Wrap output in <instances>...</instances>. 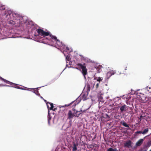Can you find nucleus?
<instances>
[{
	"label": "nucleus",
	"mask_w": 151,
	"mask_h": 151,
	"mask_svg": "<svg viewBox=\"0 0 151 151\" xmlns=\"http://www.w3.org/2000/svg\"><path fill=\"white\" fill-rule=\"evenodd\" d=\"M86 64L85 63L83 64L78 63L76 65L79 68H76L77 69H79L80 68L82 69V73L85 78H86V75L87 74V69L86 68Z\"/></svg>",
	"instance_id": "nucleus-1"
},
{
	"label": "nucleus",
	"mask_w": 151,
	"mask_h": 151,
	"mask_svg": "<svg viewBox=\"0 0 151 151\" xmlns=\"http://www.w3.org/2000/svg\"><path fill=\"white\" fill-rule=\"evenodd\" d=\"M100 97V98L99 99V101H101V100H102L103 99V98L102 97Z\"/></svg>",
	"instance_id": "nucleus-27"
},
{
	"label": "nucleus",
	"mask_w": 151,
	"mask_h": 151,
	"mask_svg": "<svg viewBox=\"0 0 151 151\" xmlns=\"http://www.w3.org/2000/svg\"><path fill=\"white\" fill-rule=\"evenodd\" d=\"M37 33L39 35L44 37L49 35L50 37V35H51L50 34V32H45L43 29H37Z\"/></svg>",
	"instance_id": "nucleus-2"
},
{
	"label": "nucleus",
	"mask_w": 151,
	"mask_h": 151,
	"mask_svg": "<svg viewBox=\"0 0 151 151\" xmlns=\"http://www.w3.org/2000/svg\"><path fill=\"white\" fill-rule=\"evenodd\" d=\"M95 145V146H96V145Z\"/></svg>",
	"instance_id": "nucleus-35"
},
{
	"label": "nucleus",
	"mask_w": 151,
	"mask_h": 151,
	"mask_svg": "<svg viewBox=\"0 0 151 151\" xmlns=\"http://www.w3.org/2000/svg\"><path fill=\"white\" fill-rule=\"evenodd\" d=\"M66 49L67 50H69L68 47H66Z\"/></svg>",
	"instance_id": "nucleus-30"
},
{
	"label": "nucleus",
	"mask_w": 151,
	"mask_h": 151,
	"mask_svg": "<svg viewBox=\"0 0 151 151\" xmlns=\"http://www.w3.org/2000/svg\"><path fill=\"white\" fill-rule=\"evenodd\" d=\"M144 141V139H139L138 141L136 142V145L137 146H140L143 143Z\"/></svg>",
	"instance_id": "nucleus-8"
},
{
	"label": "nucleus",
	"mask_w": 151,
	"mask_h": 151,
	"mask_svg": "<svg viewBox=\"0 0 151 151\" xmlns=\"http://www.w3.org/2000/svg\"><path fill=\"white\" fill-rule=\"evenodd\" d=\"M46 103L48 110L50 109V110H52L54 111L56 110L57 108H56L53 109L54 106L53 103L49 102H46Z\"/></svg>",
	"instance_id": "nucleus-5"
},
{
	"label": "nucleus",
	"mask_w": 151,
	"mask_h": 151,
	"mask_svg": "<svg viewBox=\"0 0 151 151\" xmlns=\"http://www.w3.org/2000/svg\"><path fill=\"white\" fill-rule=\"evenodd\" d=\"M116 72L114 71L111 70L108 72L106 74V76L108 79H109L111 76L114 74Z\"/></svg>",
	"instance_id": "nucleus-7"
},
{
	"label": "nucleus",
	"mask_w": 151,
	"mask_h": 151,
	"mask_svg": "<svg viewBox=\"0 0 151 151\" xmlns=\"http://www.w3.org/2000/svg\"><path fill=\"white\" fill-rule=\"evenodd\" d=\"M2 86H7V87H10L11 86L8 85H4L3 84H0V87H2Z\"/></svg>",
	"instance_id": "nucleus-23"
},
{
	"label": "nucleus",
	"mask_w": 151,
	"mask_h": 151,
	"mask_svg": "<svg viewBox=\"0 0 151 151\" xmlns=\"http://www.w3.org/2000/svg\"><path fill=\"white\" fill-rule=\"evenodd\" d=\"M147 150H143L142 151H147Z\"/></svg>",
	"instance_id": "nucleus-32"
},
{
	"label": "nucleus",
	"mask_w": 151,
	"mask_h": 151,
	"mask_svg": "<svg viewBox=\"0 0 151 151\" xmlns=\"http://www.w3.org/2000/svg\"><path fill=\"white\" fill-rule=\"evenodd\" d=\"M149 151H151V149Z\"/></svg>",
	"instance_id": "nucleus-36"
},
{
	"label": "nucleus",
	"mask_w": 151,
	"mask_h": 151,
	"mask_svg": "<svg viewBox=\"0 0 151 151\" xmlns=\"http://www.w3.org/2000/svg\"><path fill=\"white\" fill-rule=\"evenodd\" d=\"M99 83H97L96 84V88H98L99 87Z\"/></svg>",
	"instance_id": "nucleus-26"
},
{
	"label": "nucleus",
	"mask_w": 151,
	"mask_h": 151,
	"mask_svg": "<svg viewBox=\"0 0 151 151\" xmlns=\"http://www.w3.org/2000/svg\"><path fill=\"white\" fill-rule=\"evenodd\" d=\"M146 89L147 90V91L150 93L151 92V87H148L147 86L146 87Z\"/></svg>",
	"instance_id": "nucleus-19"
},
{
	"label": "nucleus",
	"mask_w": 151,
	"mask_h": 151,
	"mask_svg": "<svg viewBox=\"0 0 151 151\" xmlns=\"http://www.w3.org/2000/svg\"><path fill=\"white\" fill-rule=\"evenodd\" d=\"M82 99L83 100H85L87 99L86 97L85 96V95H82Z\"/></svg>",
	"instance_id": "nucleus-24"
},
{
	"label": "nucleus",
	"mask_w": 151,
	"mask_h": 151,
	"mask_svg": "<svg viewBox=\"0 0 151 151\" xmlns=\"http://www.w3.org/2000/svg\"><path fill=\"white\" fill-rule=\"evenodd\" d=\"M85 110H83V111L82 110H81L79 111H76V113L77 114L78 112H79L80 113L79 114H78V115H79L80 114H82L83 112H85Z\"/></svg>",
	"instance_id": "nucleus-18"
},
{
	"label": "nucleus",
	"mask_w": 151,
	"mask_h": 151,
	"mask_svg": "<svg viewBox=\"0 0 151 151\" xmlns=\"http://www.w3.org/2000/svg\"><path fill=\"white\" fill-rule=\"evenodd\" d=\"M50 38L49 39V40L52 41V40H53L55 43L58 45L59 47L61 46L62 45V42L58 39H57V37L55 36L52 35H50Z\"/></svg>",
	"instance_id": "nucleus-4"
},
{
	"label": "nucleus",
	"mask_w": 151,
	"mask_h": 151,
	"mask_svg": "<svg viewBox=\"0 0 151 151\" xmlns=\"http://www.w3.org/2000/svg\"><path fill=\"white\" fill-rule=\"evenodd\" d=\"M45 101L46 102V100H45Z\"/></svg>",
	"instance_id": "nucleus-33"
},
{
	"label": "nucleus",
	"mask_w": 151,
	"mask_h": 151,
	"mask_svg": "<svg viewBox=\"0 0 151 151\" xmlns=\"http://www.w3.org/2000/svg\"><path fill=\"white\" fill-rule=\"evenodd\" d=\"M105 116H106V117H105L106 118L108 117V118H109L110 117L109 115L107 114L105 115Z\"/></svg>",
	"instance_id": "nucleus-28"
},
{
	"label": "nucleus",
	"mask_w": 151,
	"mask_h": 151,
	"mask_svg": "<svg viewBox=\"0 0 151 151\" xmlns=\"http://www.w3.org/2000/svg\"><path fill=\"white\" fill-rule=\"evenodd\" d=\"M103 80V78L102 77H99L97 80V81H98L100 82L101 81Z\"/></svg>",
	"instance_id": "nucleus-21"
},
{
	"label": "nucleus",
	"mask_w": 151,
	"mask_h": 151,
	"mask_svg": "<svg viewBox=\"0 0 151 151\" xmlns=\"http://www.w3.org/2000/svg\"><path fill=\"white\" fill-rule=\"evenodd\" d=\"M72 105V107H74L76 106V104L75 101L72 102L70 104H68V105H67V106H70Z\"/></svg>",
	"instance_id": "nucleus-12"
},
{
	"label": "nucleus",
	"mask_w": 151,
	"mask_h": 151,
	"mask_svg": "<svg viewBox=\"0 0 151 151\" xmlns=\"http://www.w3.org/2000/svg\"><path fill=\"white\" fill-rule=\"evenodd\" d=\"M100 66H99L98 67L96 66L95 67V68L97 70V73H99L101 71L100 68Z\"/></svg>",
	"instance_id": "nucleus-15"
},
{
	"label": "nucleus",
	"mask_w": 151,
	"mask_h": 151,
	"mask_svg": "<svg viewBox=\"0 0 151 151\" xmlns=\"http://www.w3.org/2000/svg\"><path fill=\"white\" fill-rule=\"evenodd\" d=\"M37 89H38V88H35L34 89L35 90V91H36V92L37 93H39L38 91H37Z\"/></svg>",
	"instance_id": "nucleus-29"
},
{
	"label": "nucleus",
	"mask_w": 151,
	"mask_h": 151,
	"mask_svg": "<svg viewBox=\"0 0 151 151\" xmlns=\"http://www.w3.org/2000/svg\"><path fill=\"white\" fill-rule=\"evenodd\" d=\"M125 147L129 148L132 147V142L130 140H129L125 142L124 144Z\"/></svg>",
	"instance_id": "nucleus-6"
},
{
	"label": "nucleus",
	"mask_w": 151,
	"mask_h": 151,
	"mask_svg": "<svg viewBox=\"0 0 151 151\" xmlns=\"http://www.w3.org/2000/svg\"><path fill=\"white\" fill-rule=\"evenodd\" d=\"M95 145V146H96V145Z\"/></svg>",
	"instance_id": "nucleus-34"
},
{
	"label": "nucleus",
	"mask_w": 151,
	"mask_h": 151,
	"mask_svg": "<svg viewBox=\"0 0 151 151\" xmlns=\"http://www.w3.org/2000/svg\"><path fill=\"white\" fill-rule=\"evenodd\" d=\"M127 67H126L125 69V70H127Z\"/></svg>",
	"instance_id": "nucleus-31"
},
{
	"label": "nucleus",
	"mask_w": 151,
	"mask_h": 151,
	"mask_svg": "<svg viewBox=\"0 0 151 151\" xmlns=\"http://www.w3.org/2000/svg\"><path fill=\"white\" fill-rule=\"evenodd\" d=\"M68 119H70L73 118L75 115L71 111H69L68 113Z\"/></svg>",
	"instance_id": "nucleus-9"
},
{
	"label": "nucleus",
	"mask_w": 151,
	"mask_h": 151,
	"mask_svg": "<svg viewBox=\"0 0 151 151\" xmlns=\"http://www.w3.org/2000/svg\"><path fill=\"white\" fill-rule=\"evenodd\" d=\"M148 128L145 129L143 132H142V134H145L148 132Z\"/></svg>",
	"instance_id": "nucleus-17"
},
{
	"label": "nucleus",
	"mask_w": 151,
	"mask_h": 151,
	"mask_svg": "<svg viewBox=\"0 0 151 151\" xmlns=\"http://www.w3.org/2000/svg\"><path fill=\"white\" fill-rule=\"evenodd\" d=\"M121 123L123 126L128 128H129V125H127L126 122H121Z\"/></svg>",
	"instance_id": "nucleus-16"
},
{
	"label": "nucleus",
	"mask_w": 151,
	"mask_h": 151,
	"mask_svg": "<svg viewBox=\"0 0 151 151\" xmlns=\"http://www.w3.org/2000/svg\"><path fill=\"white\" fill-rule=\"evenodd\" d=\"M127 107L125 105H124L121 106L120 108V110L121 112H122L124 111H126V108Z\"/></svg>",
	"instance_id": "nucleus-10"
},
{
	"label": "nucleus",
	"mask_w": 151,
	"mask_h": 151,
	"mask_svg": "<svg viewBox=\"0 0 151 151\" xmlns=\"http://www.w3.org/2000/svg\"><path fill=\"white\" fill-rule=\"evenodd\" d=\"M47 118H48V123L49 124H50V121L52 117L51 116V115H50V113H49V111H48Z\"/></svg>",
	"instance_id": "nucleus-11"
},
{
	"label": "nucleus",
	"mask_w": 151,
	"mask_h": 151,
	"mask_svg": "<svg viewBox=\"0 0 151 151\" xmlns=\"http://www.w3.org/2000/svg\"><path fill=\"white\" fill-rule=\"evenodd\" d=\"M107 151H117L116 148L113 149V148L110 147L108 149Z\"/></svg>",
	"instance_id": "nucleus-14"
},
{
	"label": "nucleus",
	"mask_w": 151,
	"mask_h": 151,
	"mask_svg": "<svg viewBox=\"0 0 151 151\" xmlns=\"http://www.w3.org/2000/svg\"><path fill=\"white\" fill-rule=\"evenodd\" d=\"M77 150V146L75 143H74L73 145V151H76Z\"/></svg>",
	"instance_id": "nucleus-13"
},
{
	"label": "nucleus",
	"mask_w": 151,
	"mask_h": 151,
	"mask_svg": "<svg viewBox=\"0 0 151 151\" xmlns=\"http://www.w3.org/2000/svg\"><path fill=\"white\" fill-rule=\"evenodd\" d=\"M66 60H68V61H69L70 60V56L68 55H67L66 56Z\"/></svg>",
	"instance_id": "nucleus-22"
},
{
	"label": "nucleus",
	"mask_w": 151,
	"mask_h": 151,
	"mask_svg": "<svg viewBox=\"0 0 151 151\" xmlns=\"http://www.w3.org/2000/svg\"><path fill=\"white\" fill-rule=\"evenodd\" d=\"M135 134H142V132H141V131H137L135 132Z\"/></svg>",
	"instance_id": "nucleus-25"
},
{
	"label": "nucleus",
	"mask_w": 151,
	"mask_h": 151,
	"mask_svg": "<svg viewBox=\"0 0 151 151\" xmlns=\"http://www.w3.org/2000/svg\"><path fill=\"white\" fill-rule=\"evenodd\" d=\"M5 9V6H2L0 7V9L1 10H4Z\"/></svg>",
	"instance_id": "nucleus-20"
},
{
	"label": "nucleus",
	"mask_w": 151,
	"mask_h": 151,
	"mask_svg": "<svg viewBox=\"0 0 151 151\" xmlns=\"http://www.w3.org/2000/svg\"><path fill=\"white\" fill-rule=\"evenodd\" d=\"M0 79L3 81L4 82L6 83L12 85V86L13 87L16 88L18 89H22V88H20L19 86H17V84L8 81H7L5 79L3 78L1 76H0Z\"/></svg>",
	"instance_id": "nucleus-3"
}]
</instances>
